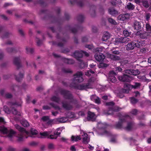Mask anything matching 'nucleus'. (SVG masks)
<instances>
[{"instance_id":"obj_42","label":"nucleus","mask_w":151,"mask_h":151,"mask_svg":"<svg viewBox=\"0 0 151 151\" xmlns=\"http://www.w3.org/2000/svg\"><path fill=\"white\" fill-rule=\"evenodd\" d=\"M108 65L106 63H101L99 65V68H104L107 67Z\"/></svg>"},{"instance_id":"obj_50","label":"nucleus","mask_w":151,"mask_h":151,"mask_svg":"<svg viewBox=\"0 0 151 151\" xmlns=\"http://www.w3.org/2000/svg\"><path fill=\"white\" fill-rule=\"evenodd\" d=\"M48 147L50 149H52L54 148V145L52 143H50L48 145Z\"/></svg>"},{"instance_id":"obj_25","label":"nucleus","mask_w":151,"mask_h":151,"mask_svg":"<svg viewBox=\"0 0 151 151\" xmlns=\"http://www.w3.org/2000/svg\"><path fill=\"white\" fill-rule=\"evenodd\" d=\"M56 121L59 123H64L67 121L68 119L67 117H62L57 119Z\"/></svg>"},{"instance_id":"obj_55","label":"nucleus","mask_w":151,"mask_h":151,"mask_svg":"<svg viewBox=\"0 0 151 151\" xmlns=\"http://www.w3.org/2000/svg\"><path fill=\"white\" fill-rule=\"evenodd\" d=\"M70 150L71 151H76V149L74 146H72L70 148Z\"/></svg>"},{"instance_id":"obj_40","label":"nucleus","mask_w":151,"mask_h":151,"mask_svg":"<svg viewBox=\"0 0 151 151\" xmlns=\"http://www.w3.org/2000/svg\"><path fill=\"white\" fill-rule=\"evenodd\" d=\"M4 111L7 114H10L11 112L9 109L6 106H4Z\"/></svg>"},{"instance_id":"obj_33","label":"nucleus","mask_w":151,"mask_h":151,"mask_svg":"<svg viewBox=\"0 0 151 151\" xmlns=\"http://www.w3.org/2000/svg\"><path fill=\"white\" fill-rule=\"evenodd\" d=\"M60 128H58L56 130L54 131L53 129L51 130L52 132L53 131L54 134L57 137V136L59 135L61 133V130Z\"/></svg>"},{"instance_id":"obj_63","label":"nucleus","mask_w":151,"mask_h":151,"mask_svg":"<svg viewBox=\"0 0 151 151\" xmlns=\"http://www.w3.org/2000/svg\"><path fill=\"white\" fill-rule=\"evenodd\" d=\"M113 53L115 54H119V52L117 50H115L113 51Z\"/></svg>"},{"instance_id":"obj_61","label":"nucleus","mask_w":151,"mask_h":151,"mask_svg":"<svg viewBox=\"0 0 151 151\" xmlns=\"http://www.w3.org/2000/svg\"><path fill=\"white\" fill-rule=\"evenodd\" d=\"M116 70H118L119 71H121L122 70V69L121 68L119 67L116 68Z\"/></svg>"},{"instance_id":"obj_7","label":"nucleus","mask_w":151,"mask_h":151,"mask_svg":"<svg viewBox=\"0 0 151 151\" xmlns=\"http://www.w3.org/2000/svg\"><path fill=\"white\" fill-rule=\"evenodd\" d=\"M98 126L100 128V129L99 130V132L100 133V134L101 135H108L109 132L105 129L106 127V124L99 122L98 124Z\"/></svg>"},{"instance_id":"obj_30","label":"nucleus","mask_w":151,"mask_h":151,"mask_svg":"<svg viewBox=\"0 0 151 151\" xmlns=\"http://www.w3.org/2000/svg\"><path fill=\"white\" fill-rule=\"evenodd\" d=\"M109 13L112 15H114L117 14V12L113 8L109 9Z\"/></svg>"},{"instance_id":"obj_12","label":"nucleus","mask_w":151,"mask_h":151,"mask_svg":"<svg viewBox=\"0 0 151 151\" xmlns=\"http://www.w3.org/2000/svg\"><path fill=\"white\" fill-rule=\"evenodd\" d=\"M129 118H131V117L129 116H127L125 117H123L122 118L120 119L119 122L116 125V128L119 129L123 128V122L125 121V120Z\"/></svg>"},{"instance_id":"obj_60","label":"nucleus","mask_w":151,"mask_h":151,"mask_svg":"<svg viewBox=\"0 0 151 151\" xmlns=\"http://www.w3.org/2000/svg\"><path fill=\"white\" fill-rule=\"evenodd\" d=\"M79 115L83 116L85 115V113L83 112L80 111L79 112Z\"/></svg>"},{"instance_id":"obj_5","label":"nucleus","mask_w":151,"mask_h":151,"mask_svg":"<svg viewBox=\"0 0 151 151\" xmlns=\"http://www.w3.org/2000/svg\"><path fill=\"white\" fill-rule=\"evenodd\" d=\"M140 86V84L139 83H135V85H131L128 83H125L124 86V89L123 92L125 93H128L129 90L132 88H137Z\"/></svg>"},{"instance_id":"obj_9","label":"nucleus","mask_w":151,"mask_h":151,"mask_svg":"<svg viewBox=\"0 0 151 151\" xmlns=\"http://www.w3.org/2000/svg\"><path fill=\"white\" fill-rule=\"evenodd\" d=\"M82 73L81 72H77L74 76L73 81L78 82H81L83 81V79L82 77Z\"/></svg>"},{"instance_id":"obj_53","label":"nucleus","mask_w":151,"mask_h":151,"mask_svg":"<svg viewBox=\"0 0 151 151\" xmlns=\"http://www.w3.org/2000/svg\"><path fill=\"white\" fill-rule=\"evenodd\" d=\"M116 0V1L115 2H114V3L111 2L112 4L114 5L116 4H118V3L119 4H120V2L119 1H120V0Z\"/></svg>"},{"instance_id":"obj_64","label":"nucleus","mask_w":151,"mask_h":151,"mask_svg":"<svg viewBox=\"0 0 151 151\" xmlns=\"http://www.w3.org/2000/svg\"><path fill=\"white\" fill-rule=\"evenodd\" d=\"M22 151H29V150L28 148L25 147L23 148Z\"/></svg>"},{"instance_id":"obj_59","label":"nucleus","mask_w":151,"mask_h":151,"mask_svg":"<svg viewBox=\"0 0 151 151\" xmlns=\"http://www.w3.org/2000/svg\"><path fill=\"white\" fill-rule=\"evenodd\" d=\"M8 151H14V149L12 147H10L8 149Z\"/></svg>"},{"instance_id":"obj_48","label":"nucleus","mask_w":151,"mask_h":151,"mask_svg":"<svg viewBox=\"0 0 151 151\" xmlns=\"http://www.w3.org/2000/svg\"><path fill=\"white\" fill-rule=\"evenodd\" d=\"M137 78L139 79L142 81L145 80V77L144 76H137Z\"/></svg>"},{"instance_id":"obj_47","label":"nucleus","mask_w":151,"mask_h":151,"mask_svg":"<svg viewBox=\"0 0 151 151\" xmlns=\"http://www.w3.org/2000/svg\"><path fill=\"white\" fill-rule=\"evenodd\" d=\"M66 60V62L68 64H72L74 63L73 60L71 59H67Z\"/></svg>"},{"instance_id":"obj_35","label":"nucleus","mask_w":151,"mask_h":151,"mask_svg":"<svg viewBox=\"0 0 151 151\" xmlns=\"http://www.w3.org/2000/svg\"><path fill=\"white\" fill-rule=\"evenodd\" d=\"M68 117L69 118L75 119V114L72 112H70L68 114Z\"/></svg>"},{"instance_id":"obj_34","label":"nucleus","mask_w":151,"mask_h":151,"mask_svg":"<svg viewBox=\"0 0 151 151\" xmlns=\"http://www.w3.org/2000/svg\"><path fill=\"white\" fill-rule=\"evenodd\" d=\"M146 31L147 32L151 33V26L149 24H147L145 25Z\"/></svg>"},{"instance_id":"obj_24","label":"nucleus","mask_w":151,"mask_h":151,"mask_svg":"<svg viewBox=\"0 0 151 151\" xmlns=\"http://www.w3.org/2000/svg\"><path fill=\"white\" fill-rule=\"evenodd\" d=\"M136 43V47L137 48H140L141 47L145 46V40H141L140 41L138 40Z\"/></svg>"},{"instance_id":"obj_15","label":"nucleus","mask_w":151,"mask_h":151,"mask_svg":"<svg viewBox=\"0 0 151 151\" xmlns=\"http://www.w3.org/2000/svg\"><path fill=\"white\" fill-rule=\"evenodd\" d=\"M96 117V116L94 113L88 112L87 116V119L88 120L93 121L95 119Z\"/></svg>"},{"instance_id":"obj_8","label":"nucleus","mask_w":151,"mask_h":151,"mask_svg":"<svg viewBox=\"0 0 151 151\" xmlns=\"http://www.w3.org/2000/svg\"><path fill=\"white\" fill-rule=\"evenodd\" d=\"M129 40V39L127 37H117L115 39L114 44L115 45H117L120 43L127 42Z\"/></svg>"},{"instance_id":"obj_14","label":"nucleus","mask_w":151,"mask_h":151,"mask_svg":"<svg viewBox=\"0 0 151 151\" xmlns=\"http://www.w3.org/2000/svg\"><path fill=\"white\" fill-rule=\"evenodd\" d=\"M82 135V138L83 139V142L85 144H86L89 141V138L88 137V135L87 134L84 132H82L81 133Z\"/></svg>"},{"instance_id":"obj_36","label":"nucleus","mask_w":151,"mask_h":151,"mask_svg":"<svg viewBox=\"0 0 151 151\" xmlns=\"http://www.w3.org/2000/svg\"><path fill=\"white\" fill-rule=\"evenodd\" d=\"M132 126V122L129 123H128L127 127L125 128L127 130H129L131 129Z\"/></svg>"},{"instance_id":"obj_31","label":"nucleus","mask_w":151,"mask_h":151,"mask_svg":"<svg viewBox=\"0 0 151 151\" xmlns=\"http://www.w3.org/2000/svg\"><path fill=\"white\" fill-rule=\"evenodd\" d=\"M20 122L22 124L24 127H27L29 125V123L26 120L22 119Z\"/></svg>"},{"instance_id":"obj_58","label":"nucleus","mask_w":151,"mask_h":151,"mask_svg":"<svg viewBox=\"0 0 151 151\" xmlns=\"http://www.w3.org/2000/svg\"><path fill=\"white\" fill-rule=\"evenodd\" d=\"M86 47L90 49L93 48V46L92 45H87L86 46Z\"/></svg>"},{"instance_id":"obj_51","label":"nucleus","mask_w":151,"mask_h":151,"mask_svg":"<svg viewBox=\"0 0 151 151\" xmlns=\"http://www.w3.org/2000/svg\"><path fill=\"white\" fill-rule=\"evenodd\" d=\"M150 15L149 13H147L145 15V18L146 19L147 21L148 20L150 17Z\"/></svg>"},{"instance_id":"obj_62","label":"nucleus","mask_w":151,"mask_h":151,"mask_svg":"<svg viewBox=\"0 0 151 151\" xmlns=\"http://www.w3.org/2000/svg\"><path fill=\"white\" fill-rule=\"evenodd\" d=\"M58 112L57 111H55V112H52V114L55 116H56L57 115V114H58Z\"/></svg>"},{"instance_id":"obj_41","label":"nucleus","mask_w":151,"mask_h":151,"mask_svg":"<svg viewBox=\"0 0 151 151\" xmlns=\"http://www.w3.org/2000/svg\"><path fill=\"white\" fill-rule=\"evenodd\" d=\"M103 49L104 48L103 47L96 48L95 50L94 51L96 52H100L103 51Z\"/></svg>"},{"instance_id":"obj_52","label":"nucleus","mask_w":151,"mask_h":151,"mask_svg":"<svg viewBox=\"0 0 151 151\" xmlns=\"http://www.w3.org/2000/svg\"><path fill=\"white\" fill-rule=\"evenodd\" d=\"M5 123L4 119L2 117H0V123L4 124Z\"/></svg>"},{"instance_id":"obj_6","label":"nucleus","mask_w":151,"mask_h":151,"mask_svg":"<svg viewBox=\"0 0 151 151\" xmlns=\"http://www.w3.org/2000/svg\"><path fill=\"white\" fill-rule=\"evenodd\" d=\"M52 132V130H50L48 131H46L42 132L40 133V137L42 138H48L52 139H56L57 138V137L55 135H52L50 134Z\"/></svg>"},{"instance_id":"obj_18","label":"nucleus","mask_w":151,"mask_h":151,"mask_svg":"<svg viewBox=\"0 0 151 151\" xmlns=\"http://www.w3.org/2000/svg\"><path fill=\"white\" fill-rule=\"evenodd\" d=\"M95 78H94L92 77L91 78H90L89 80V83L88 85H87L86 86H83V87L82 88V89H85L87 88H92V87L91 86L90 84V83H91L92 82H93L95 80Z\"/></svg>"},{"instance_id":"obj_13","label":"nucleus","mask_w":151,"mask_h":151,"mask_svg":"<svg viewBox=\"0 0 151 151\" xmlns=\"http://www.w3.org/2000/svg\"><path fill=\"white\" fill-rule=\"evenodd\" d=\"M116 75V74L114 71H110L108 78V80L113 83L115 82L116 80V78L115 76Z\"/></svg>"},{"instance_id":"obj_1","label":"nucleus","mask_w":151,"mask_h":151,"mask_svg":"<svg viewBox=\"0 0 151 151\" xmlns=\"http://www.w3.org/2000/svg\"><path fill=\"white\" fill-rule=\"evenodd\" d=\"M16 128L21 133L19 134L16 133L14 131L9 128H6L4 126L0 127V132L4 134H6L7 137L10 139L16 137L17 138L19 141H22L23 140L24 135L27 138L28 136L32 137V136L36 135L38 133V132L35 129L32 128L31 130V133L26 131L24 128L17 124L15 125Z\"/></svg>"},{"instance_id":"obj_43","label":"nucleus","mask_w":151,"mask_h":151,"mask_svg":"<svg viewBox=\"0 0 151 151\" xmlns=\"http://www.w3.org/2000/svg\"><path fill=\"white\" fill-rule=\"evenodd\" d=\"M22 104V102L19 103V104H18L17 103H10L9 104L10 105L12 104V108H13L14 107H16L17 106H20Z\"/></svg>"},{"instance_id":"obj_23","label":"nucleus","mask_w":151,"mask_h":151,"mask_svg":"<svg viewBox=\"0 0 151 151\" xmlns=\"http://www.w3.org/2000/svg\"><path fill=\"white\" fill-rule=\"evenodd\" d=\"M94 73V70L93 71L92 70L89 69V70H86L85 73V75L87 76H93L95 75Z\"/></svg>"},{"instance_id":"obj_44","label":"nucleus","mask_w":151,"mask_h":151,"mask_svg":"<svg viewBox=\"0 0 151 151\" xmlns=\"http://www.w3.org/2000/svg\"><path fill=\"white\" fill-rule=\"evenodd\" d=\"M108 21L110 23H111L114 24H116V21L113 19L112 18H110L108 19Z\"/></svg>"},{"instance_id":"obj_49","label":"nucleus","mask_w":151,"mask_h":151,"mask_svg":"<svg viewBox=\"0 0 151 151\" xmlns=\"http://www.w3.org/2000/svg\"><path fill=\"white\" fill-rule=\"evenodd\" d=\"M26 50L28 53H32L33 51V49L30 48H27Z\"/></svg>"},{"instance_id":"obj_27","label":"nucleus","mask_w":151,"mask_h":151,"mask_svg":"<svg viewBox=\"0 0 151 151\" xmlns=\"http://www.w3.org/2000/svg\"><path fill=\"white\" fill-rule=\"evenodd\" d=\"M136 35H139L140 37L142 39H144L146 38V36L149 35H147L146 33L142 34L141 31L137 32L136 33Z\"/></svg>"},{"instance_id":"obj_56","label":"nucleus","mask_w":151,"mask_h":151,"mask_svg":"<svg viewBox=\"0 0 151 151\" xmlns=\"http://www.w3.org/2000/svg\"><path fill=\"white\" fill-rule=\"evenodd\" d=\"M6 97L7 98H10L12 97V95L10 93H7L6 95Z\"/></svg>"},{"instance_id":"obj_21","label":"nucleus","mask_w":151,"mask_h":151,"mask_svg":"<svg viewBox=\"0 0 151 151\" xmlns=\"http://www.w3.org/2000/svg\"><path fill=\"white\" fill-rule=\"evenodd\" d=\"M110 34L109 32H106L104 34L102 39V40L103 41H106L110 38Z\"/></svg>"},{"instance_id":"obj_3","label":"nucleus","mask_w":151,"mask_h":151,"mask_svg":"<svg viewBox=\"0 0 151 151\" xmlns=\"http://www.w3.org/2000/svg\"><path fill=\"white\" fill-rule=\"evenodd\" d=\"M64 95L65 98L69 99L68 101H65L63 103V106L64 108L67 110H70L73 107V106L76 104V100L73 99V97L69 92L65 91Z\"/></svg>"},{"instance_id":"obj_57","label":"nucleus","mask_w":151,"mask_h":151,"mask_svg":"<svg viewBox=\"0 0 151 151\" xmlns=\"http://www.w3.org/2000/svg\"><path fill=\"white\" fill-rule=\"evenodd\" d=\"M50 109V107L47 106H44L43 107V109L45 110L48 109Z\"/></svg>"},{"instance_id":"obj_29","label":"nucleus","mask_w":151,"mask_h":151,"mask_svg":"<svg viewBox=\"0 0 151 151\" xmlns=\"http://www.w3.org/2000/svg\"><path fill=\"white\" fill-rule=\"evenodd\" d=\"M126 7L129 10H132L134 9V6L130 3H127Z\"/></svg>"},{"instance_id":"obj_4","label":"nucleus","mask_w":151,"mask_h":151,"mask_svg":"<svg viewBox=\"0 0 151 151\" xmlns=\"http://www.w3.org/2000/svg\"><path fill=\"white\" fill-rule=\"evenodd\" d=\"M106 104L107 106L109 107V108L108 111L106 112H105V114H113L114 112L119 111L121 109L120 108H119L117 106L115 107L114 108H113L114 103L112 101L106 103Z\"/></svg>"},{"instance_id":"obj_26","label":"nucleus","mask_w":151,"mask_h":151,"mask_svg":"<svg viewBox=\"0 0 151 151\" xmlns=\"http://www.w3.org/2000/svg\"><path fill=\"white\" fill-rule=\"evenodd\" d=\"M42 119L44 122H47L48 124H50L52 122V121L50 120L48 116H45L42 117Z\"/></svg>"},{"instance_id":"obj_2","label":"nucleus","mask_w":151,"mask_h":151,"mask_svg":"<svg viewBox=\"0 0 151 151\" xmlns=\"http://www.w3.org/2000/svg\"><path fill=\"white\" fill-rule=\"evenodd\" d=\"M125 73L123 76H119L118 79L120 81L123 82H129L132 79V78L128 74L136 76L139 74L140 72L137 69L135 70H125Z\"/></svg>"},{"instance_id":"obj_28","label":"nucleus","mask_w":151,"mask_h":151,"mask_svg":"<svg viewBox=\"0 0 151 151\" xmlns=\"http://www.w3.org/2000/svg\"><path fill=\"white\" fill-rule=\"evenodd\" d=\"M81 139V138L80 136H72L71 137V140L73 141H77Z\"/></svg>"},{"instance_id":"obj_16","label":"nucleus","mask_w":151,"mask_h":151,"mask_svg":"<svg viewBox=\"0 0 151 151\" xmlns=\"http://www.w3.org/2000/svg\"><path fill=\"white\" fill-rule=\"evenodd\" d=\"M135 47H136V43L133 42H131L128 43L126 46V49L127 50L133 49Z\"/></svg>"},{"instance_id":"obj_45","label":"nucleus","mask_w":151,"mask_h":151,"mask_svg":"<svg viewBox=\"0 0 151 151\" xmlns=\"http://www.w3.org/2000/svg\"><path fill=\"white\" fill-rule=\"evenodd\" d=\"M130 101L132 104H135L137 102V100L134 98L132 97L130 98Z\"/></svg>"},{"instance_id":"obj_10","label":"nucleus","mask_w":151,"mask_h":151,"mask_svg":"<svg viewBox=\"0 0 151 151\" xmlns=\"http://www.w3.org/2000/svg\"><path fill=\"white\" fill-rule=\"evenodd\" d=\"M95 58L96 60L99 62H104L107 63L108 60L105 59L104 55L102 53H100L99 55L96 53L95 55Z\"/></svg>"},{"instance_id":"obj_20","label":"nucleus","mask_w":151,"mask_h":151,"mask_svg":"<svg viewBox=\"0 0 151 151\" xmlns=\"http://www.w3.org/2000/svg\"><path fill=\"white\" fill-rule=\"evenodd\" d=\"M128 18L127 15L126 14H122L119 15L118 17V19L122 21H126Z\"/></svg>"},{"instance_id":"obj_46","label":"nucleus","mask_w":151,"mask_h":151,"mask_svg":"<svg viewBox=\"0 0 151 151\" xmlns=\"http://www.w3.org/2000/svg\"><path fill=\"white\" fill-rule=\"evenodd\" d=\"M51 100L52 101H54L56 102H58L59 99L58 98L55 97V96H53L52 98H51Z\"/></svg>"},{"instance_id":"obj_19","label":"nucleus","mask_w":151,"mask_h":151,"mask_svg":"<svg viewBox=\"0 0 151 151\" xmlns=\"http://www.w3.org/2000/svg\"><path fill=\"white\" fill-rule=\"evenodd\" d=\"M91 100L95 102L96 103L99 104L100 102V99L95 95H93L91 96Z\"/></svg>"},{"instance_id":"obj_37","label":"nucleus","mask_w":151,"mask_h":151,"mask_svg":"<svg viewBox=\"0 0 151 151\" xmlns=\"http://www.w3.org/2000/svg\"><path fill=\"white\" fill-rule=\"evenodd\" d=\"M14 63L17 65H19L20 64V59L18 58H15L14 60Z\"/></svg>"},{"instance_id":"obj_54","label":"nucleus","mask_w":151,"mask_h":151,"mask_svg":"<svg viewBox=\"0 0 151 151\" xmlns=\"http://www.w3.org/2000/svg\"><path fill=\"white\" fill-rule=\"evenodd\" d=\"M137 113V111L136 109H133V110L131 114L133 115H135Z\"/></svg>"},{"instance_id":"obj_32","label":"nucleus","mask_w":151,"mask_h":151,"mask_svg":"<svg viewBox=\"0 0 151 151\" xmlns=\"http://www.w3.org/2000/svg\"><path fill=\"white\" fill-rule=\"evenodd\" d=\"M12 112L14 114L18 116H21V113L19 111L18 112L14 108H12Z\"/></svg>"},{"instance_id":"obj_39","label":"nucleus","mask_w":151,"mask_h":151,"mask_svg":"<svg viewBox=\"0 0 151 151\" xmlns=\"http://www.w3.org/2000/svg\"><path fill=\"white\" fill-rule=\"evenodd\" d=\"M131 32H129L126 30H124L123 31L124 35L126 37L129 36L131 35Z\"/></svg>"},{"instance_id":"obj_11","label":"nucleus","mask_w":151,"mask_h":151,"mask_svg":"<svg viewBox=\"0 0 151 151\" xmlns=\"http://www.w3.org/2000/svg\"><path fill=\"white\" fill-rule=\"evenodd\" d=\"M74 55L76 58H81L83 55L88 56L89 55V54L86 52L82 51H77L75 52Z\"/></svg>"},{"instance_id":"obj_17","label":"nucleus","mask_w":151,"mask_h":151,"mask_svg":"<svg viewBox=\"0 0 151 151\" xmlns=\"http://www.w3.org/2000/svg\"><path fill=\"white\" fill-rule=\"evenodd\" d=\"M133 27L137 30H140L141 28V23L139 22L135 21L133 24Z\"/></svg>"},{"instance_id":"obj_22","label":"nucleus","mask_w":151,"mask_h":151,"mask_svg":"<svg viewBox=\"0 0 151 151\" xmlns=\"http://www.w3.org/2000/svg\"><path fill=\"white\" fill-rule=\"evenodd\" d=\"M107 55L108 58H109L113 60H119L120 59L119 57L116 55L111 54L109 53H107Z\"/></svg>"},{"instance_id":"obj_38","label":"nucleus","mask_w":151,"mask_h":151,"mask_svg":"<svg viewBox=\"0 0 151 151\" xmlns=\"http://www.w3.org/2000/svg\"><path fill=\"white\" fill-rule=\"evenodd\" d=\"M144 6L146 8H148L149 7V4L148 2L147 1H142Z\"/></svg>"}]
</instances>
